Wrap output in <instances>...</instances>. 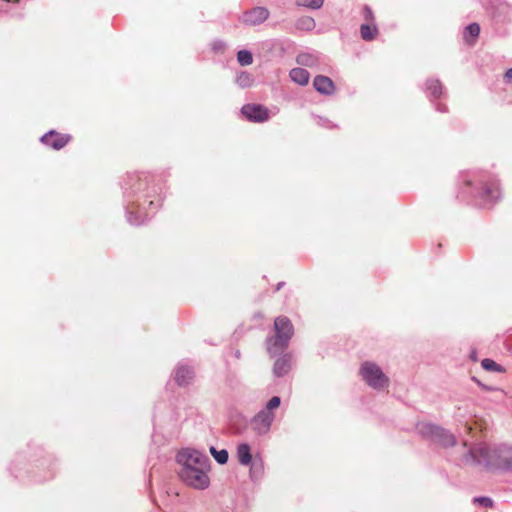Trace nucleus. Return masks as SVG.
Listing matches in <instances>:
<instances>
[{
  "label": "nucleus",
  "mask_w": 512,
  "mask_h": 512,
  "mask_svg": "<svg viewBox=\"0 0 512 512\" xmlns=\"http://www.w3.org/2000/svg\"><path fill=\"white\" fill-rule=\"evenodd\" d=\"M296 3L298 6L319 9L322 7L324 0H297Z\"/></svg>",
  "instance_id": "obj_25"
},
{
  "label": "nucleus",
  "mask_w": 512,
  "mask_h": 512,
  "mask_svg": "<svg viewBox=\"0 0 512 512\" xmlns=\"http://www.w3.org/2000/svg\"><path fill=\"white\" fill-rule=\"evenodd\" d=\"M423 435L431 438L433 441L443 447H450L456 444L455 436L448 430L434 424L426 423L420 426Z\"/></svg>",
  "instance_id": "obj_6"
},
{
  "label": "nucleus",
  "mask_w": 512,
  "mask_h": 512,
  "mask_svg": "<svg viewBox=\"0 0 512 512\" xmlns=\"http://www.w3.org/2000/svg\"><path fill=\"white\" fill-rule=\"evenodd\" d=\"M465 430L468 435H472L474 429H479L480 432H483L486 429V422L483 419H476L474 422V426L465 423Z\"/></svg>",
  "instance_id": "obj_22"
},
{
  "label": "nucleus",
  "mask_w": 512,
  "mask_h": 512,
  "mask_svg": "<svg viewBox=\"0 0 512 512\" xmlns=\"http://www.w3.org/2000/svg\"><path fill=\"white\" fill-rule=\"evenodd\" d=\"M237 60L242 66H248L252 64L253 57L252 54L247 50H241L237 53Z\"/></svg>",
  "instance_id": "obj_23"
},
{
  "label": "nucleus",
  "mask_w": 512,
  "mask_h": 512,
  "mask_svg": "<svg viewBox=\"0 0 512 512\" xmlns=\"http://www.w3.org/2000/svg\"><path fill=\"white\" fill-rule=\"evenodd\" d=\"M483 189L485 196L490 200L496 201L500 196L499 187L496 184H485Z\"/></svg>",
  "instance_id": "obj_20"
},
{
  "label": "nucleus",
  "mask_w": 512,
  "mask_h": 512,
  "mask_svg": "<svg viewBox=\"0 0 512 512\" xmlns=\"http://www.w3.org/2000/svg\"><path fill=\"white\" fill-rule=\"evenodd\" d=\"M360 34L363 40L372 41L378 35V28L373 23L362 24L360 27Z\"/></svg>",
  "instance_id": "obj_17"
},
{
  "label": "nucleus",
  "mask_w": 512,
  "mask_h": 512,
  "mask_svg": "<svg viewBox=\"0 0 512 512\" xmlns=\"http://www.w3.org/2000/svg\"><path fill=\"white\" fill-rule=\"evenodd\" d=\"M314 88L321 94L331 95L334 93L335 87L333 81L323 75H318L313 80Z\"/></svg>",
  "instance_id": "obj_11"
},
{
  "label": "nucleus",
  "mask_w": 512,
  "mask_h": 512,
  "mask_svg": "<svg viewBox=\"0 0 512 512\" xmlns=\"http://www.w3.org/2000/svg\"><path fill=\"white\" fill-rule=\"evenodd\" d=\"M291 368V357L284 355L277 359L274 363L273 371L278 377L286 375Z\"/></svg>",
  "instance_id": "obj_13"
},
{
  "label": "nucleus",
  "mask_w": 512,
  "mask_h": 512,
  "mask_svg": "<svg viewBox=\"0 0 512 512\" xmlns=\"http://www.w3.org/2000/svg\"><path fill=\"white\" fill-rule=\"evenodd\" d=\"M306 21L308 22L309 26L314 24L313 19H311V18H308Z\"/></svg>",
  "instance_id": "obj_31"
},
{
  "label": "nucleus",
  "mask_w": 512,
  "mask_h": 512,
  "mask_svg": "<svg viewBox=\"0 0 512 512\" xmlns=\"http://www.w3.org/2000/svg\"><path fill=\"white\" fill-rule=\"evenodd\" d=\"M269 16L268 9L264 7H255L243 13L240 20L247 26H256L267 20Z\"/></svg>",
  "instance_id": "obj_9"
},
{
  "label": "nucleus",
  "mask_w": 512,
  "mask_h": 512,
  "mask_svg": "<svg viewBox=\"0 0 512 512\" xmlns=\"http://www.w3.org/2000/svg\"><path fill=\"white\" fill-rule=\"evenodd\" d=\"M481 365L487 371L504 372V369L492 359L482 360Z\"/></svg>",
  "instance_id": "obj_24"
},
{
  "label": "nucleus",
  "mask_w": 512,
  "mask_h": 512,
  "mask_svg": "<svg viewBox=\"0 0 512 512\" xmlns=\"http://www.w3.org/2000/svg\"><path fill=\"white\" fill-rule=\"evenodd\" d=\"M428 90H430L431 94L434 97H439L442 93V85L439 80H429L428 81Z\"/></svg>",
  "instance_id": "obj_26"
},
{
  "label": "nucleus",
  "mask_w": 512,
  "mask_h": 512,
  "mask_svg": "<svg viewBox=\"0 0 512 512\" xmlns=\"http://www.w3.org/2000/svg\"><path fill=\"white\" fill-rule=\"evenodd\" d=\"M237 459L241 465L248 466L252 461L251 448L248 444L242 443L237 447Z\"/></svg>",
  "instance_id": "obj_15"
},
{
  "label": "nucleus",
  "mask_w": 512,
  "mask_h": 512,
  "mask_svg": "<svg viewBox=\"0 0 512 512\" xmlns=\"http://www.w3.org/2000/svg\"><path fill=\"white\" fill-rule=\"evenodd\" d=\"M210 453L213 455V457L219 464L227 463V461H228L227 450L222 449V450L218 451V450H216L215 447L212 446V447H210Z\"/></svg>",
  "instance_id": "obj_21"
},
{
  "label": "nucleus",
  "mask_w": 512,
  "mask_h": 512,
  "mask_svg": "<svg viewBox=\"0 0 512 512\" xmlns=\"http://www.w3.org/2000/svg\"><path fill=\"white\" fill-rule=\"evenodd\" d=\"M178 462L182 468L210 467L209 459L206 455L193 449H183L177 455Z\"/></svg>",
  "instance_id": "obj_7"
},
{
  "label": "nucleus",
  "mask_w": 512,
  "mask_h": 512,
  "mask_svg": "<svg viewBox=\"0 0 512 512\" xmlns=\"http://www.w3.org/2000/svg\"><path fill=\"white\" fill-rule=\"evenodd\" d=\"M70 138L71 137L69 135L51 131L49 133H46L41 138V141L45 145L50 146L53 149L59 150L68 144V142L70 141Z\"/></svg>",
  "instance_id": "obj_10"
},
{
  "label": "nucleus",
  "mask_w": 512,
  "mask_h": 512,
  "mask_svg": "<svg viewBox=\"0 0 512 512\" xmlns=\"http://www.w3.org/2000/svg\"><path fill=\"white\" fill-rule=\"evenodd\" d=\"M504 79L507 82H512V68L508 69L504 75Z\"/></svg>",
  "instance_id": "obj_30"
},
{
  "label": "nucleus",
  "mask_w": 512,
  "mask_h": 512,
  "mask_svg": "<svg viewBox=\"0 0 512 512\" xmlns=\"http://www.w3.org/2000/svg\"><path fill=\"white\" fill-rule=\"evenodd\" d=\"M209 469L210 467L181 468L179 475L187 485L195 489H205L209 486Z\"/></svg>",
  "instance_id": "obj_5"
},
{
  "label": "nucleus",
  "mask_w": 512,
  "mask_h": 512,
  "mask_svg": "<svg viewBox=\"0 0 512 512\" xmlns=\"http://www.w3.org/2000/svg\"><path fill=\"white\" fill-rule=\"evenodd\" d=\"M281 400L278 396L272 397L265 408L259 411L251 421V427L259 435L269 432L271 425L275 419L274 409L280 406Z\"/></svg>",
  "instance_id": "obj_3"
},
{
  "label": "nucleus",
  "mask_w": 512,
  "mask_h": 512,
  "mask_svg": "<svg viewBox=\"0 0 512 512\" xmlns=\"http://www.w3.org/2000/svg\"><path fill=\"white\" fill-rule=\"evenodd\" d=\"M242 114L252 122H264L269 118L268 109L260 104H247L241 109Z\"/></svg>",
  "instance_id": "obj_8"
},
{
  "label": "nucleus",
  "mask_w": 512,
  "mask_h": 512,
  "mask_svg": "<svg viewBox=\"0 0 512 512\" xmlns=\"http://www.w3.org/2000/svg\"><path fill=\"white\" fill-rule=\"evenodd\" d=\"M193 377V370L187 366L179 367L175 373V381L179 386H187L191 383Z\"/></svg>",
  "instance_id": "obj_12"
},
{
  "label": "nucleus",
  "mask_w": 512,
  "mask_h": 512,
  "mask_svg": "<svg viewBox=\"0 0 512 512\" xmlns=\"http://www.w3.org/2000/svg\"><path fill=\"white\" fill-rule=\"evenodd\" d=\"M500 449L501 446L480 443L469 450L464 461L467 464L482 465L488 470H496L499 467Z\"/></svg>",
  "instance_id": "obj_1"
},
{
  "label": "nucleus",
  "mask_w": 512,
  "mask_h": 512,
  "mask_svg": "<svg viewBox=\"0 0 512 512\" xmlns=\"http://www.w3.org/2000/svg\"><path fill=\"white\" fill-rule=\"evenodd\" d=\"M248 81H249V76L248 74H241L239 77H238V82L241 86H245L248 84Z\"/></svg>",
  "instance_id": "obj_29"
},
{
  "label": "nucleus",
  "mask_w": 512,
  "mask_h": 512,
  "mask_svg": "<svg viewBox=\"0 0 512 512\" xmlns=\"http://www.w3.org/2000/svg\"><path fill=\"white\" fill-rule=\"evenodd\" d=\"M283 285H284V283H278L276 290H277V291H278V290H280V289L282 288V286H283Z\"/></svg>",
  "instance_id": "obj_32"
},
{
  "label": "nucleus",
  "mask_w": 512,
  "mask_h": 512,
  "mask_svg": "<svg viewBox=\"0 0 512 512\" xmlns=\"http://www.w3.org/2000/svg\"><path fill=\"white\" fill-rule=\"evenodd\" d=\"M480 26L477 23H472L466 27L464 39L468 44H474L479 36Z\"/></svg>",
  "instance_id": "obj_18"
},
{
  "label": "nucleus",
  "mask_w": 512,
  "mask_h": 512,
  "mask_svg": "<svg viewBox=\"0 0 512 512\" xmlns=\"http://www.w3.org/2000/svg\"><path fill=\"white\" fill-rule=\"evenodd\" d=\"M15 2H18L19 0H14Z\"/></svg>",
  "instance_id": "obj_34"
},
{
  "label": "nucleus",
  "mask_w": 512,
  "mask_h": 512,
  "mask_svg": "<svg viewBox=\"0 0 512 512\" xmlns=\"http://www.w3.org/2000/svg\"><path fill=\"white\" fill-rule=\"evenodd\" d=\"M498 469H512V446H501Z\"/></svg>",
  "instance_id": "obj_14"
},
{
  "label": "nucleus",
  "mask_w": 512,
  "mask_h": 512,
  "mask_svg": "<svg viewBox=\"0 0 512 512\" xmlns=\"http://www.w3.org/2000/svg\"><path fill=\"white\" fill-rule=\"evenodd\" d=\"M296 61L299 65L313 67L317 64V57L310 53H302L299 54L296 58Z\"/></svg>",
  "instance_id": "obj_19"
},
{
  "label": "nucleus",
  "mask_w": 512,
  "mask_h": 512,
  "mask_svg": "<svg viewBox=\"0 0 512 512\" xmlns=\"http://www.w3.org/2000/svg\"><path fill=\"white\" fill-rule=\"evenodd\" d=\"M465 185H466V186H470V185H471V181H466V182H465Z\"/></svg>",
  "instance_id": "obj_33"
},
{
  "label": "nucleus",
  "mask_w": 512,
  "mask_h": 512,
  "mask_svg": "<svg viewBox=\"0 0 512 512\" xmlns=\"http://www.w3.org/2000/svg\"><path fill=\"white\" fill-rule=\"evenodd\" d=\"M363 15H364L365 20H366L368 23H372V22H373V20H374V15H373L372 10H371L369 7L365 6V7L363 8Z\"/></svg>",
  "instance_id": "obj_27"
},
{
  "label": "nucleus",
  "mask_w": 512,
  "mask_h": 512,
  "mask_svg": "<svg viewBox=\"0 0 512 512\" xmlns=\"http://www.w3.org/2000/svg\"><path fill=\"white\" fill-rule=\"evenodd\" d=\"M290 78L299 85H307L310 75L308 71L303 68H294L290 71Z\"/></svg>",
  "instance_id": "obj_16"
},
{
  "label": "nucleus",
  "mask_w": 512,
  "mask_h": 512,
  "mask_svg": "<svg viewBox=\"0 0 512 512\" xmlns=\"http://www.w3.org/2000/svg\"><path fill=\"white\" fill-rule=\"evenodd\" d=\"M474 501L485 506V507H489V508L492 507V505H493V501L488 497L475 498Z\"/></svg>",
  "instance_id": "obj_28"
},
{
  "label": "nucleus",
  "mask_w": 512,
  "mask_h": 512,
  "mask_svg": "<svg viewBox=\"0 0 512 512\" xmlns=\"http://www.w3.org/2000/svg\"><path fill=\"white\" fill-rule=\"evenodd\" d=\"M275 337L273 343L268 346L270 354L283 351L294 334V328L286 316H278L274 321Z\"/></svg>",
  "instance_id": "obj_2"
},
{
  "label": "nucleus",
  "mask_w": 512,
  "mask_h": 512,
  "mask_svg": "<svg viewBox=\"0 0 512 512\" xmlns=\"http://www.w3.org/2000/svg\"><path fill=\"white\" fill-rule=\"evenodd\" d=\"M360 374L364 381L373 389H384L389 384L388 377L382 372L379 366L371 362L361 365Z\"/></svg>",
  "instance_id": "obj_4"
}]
</instances>
